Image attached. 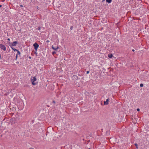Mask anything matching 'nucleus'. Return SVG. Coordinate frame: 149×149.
<instances>
[{"mask_svg":"<svg viewBox=\"0 0 149 149\" xmlns=\"http://www.w3.org/2000/svg\"><path fill=\"white\" fill-rule=\"evenodd\" d=\"M33 46L34 47V49L36 51L35 53L37 54L36 52L39 47V45L37 43H35L33 44Z\"/></svg>","mask_w":149,"mask_h":149,"instance_id":"obj_1","label":"nucleus"},{"mask_svg":"<svg viewBox=\"0 0 149 149\" xmlns=\"http://www.w3.org/2000/svg\"><path fill=\"white\" fill-rule=\"evenodd\" d=\"M18 44V42L17 41L13 42L12 44H11L10 42L9 43V45L10 47L13 46H15Z\"/></svg>","mask_w":149,"mask_h":149,"instance_id":"obj_2","label":"nucleus"},{"mask_svg":"<svg viewBox=\"0 0 149 149\" xmlns=\"http://www.w3.org/2000/svg\"><path fill=\"white\" fill-rule=\"evenodd\" d=\"M36 79L35 77H33V79H31V82H32V84L33 85H36L37 83L35 82V81H36Z\"/></svg>","mask_w":149,"mask_h":149,"instance_id":"obj_3","label":"nucleus"},{"mask_svg":"<svg viewBox=\"0 0 149 149\" xmlns=\"http://www.w3.org/2000/svg\"><path fill=\"white\" fill-rule=\"evenodd\" d=\"M0 48L3 50L4 51H5L6 50V47L4 45L2 44H0Z\"/></svg>","mask_w":149,"mask_h":149,"instance_id":"obj_4","label":"nucleus"},{"mask_svg":"<svg viewBox=\"0 0 149 149\" xmlns=\"http://www.w3.org/2000/svg\"><path fill=\"white\" fill-rule=\"evenodd\" d=\"M72 79L73 80H76L78 79V77L76 75H74L72 77Z\"/></svg>","mask_w":149,"mask_h":149,"instance_id":"obj_5","label":"nucleus"},{"mask_svg":"<svg viewBox=\"0 0 149 149\" xmlns=\"http://www.w3.org/2000/svg\"><path fill=\"white\" fill-rule=\"evenodd\" d=\"M109 99L108 98L106 100V101H104V105H108L109 104Z\"/></svg>","mask_w":149,"mask_h":149,"instance_id":"obj_6","label":"nucleus"},{"mask_svg":"<svg viewBox=\"0 0 149 149\" xmlns=\"http://www.w3.org/2000/svg\"><path fill=\"white\" fill-rule=\"evenodd\" d=\"M52 49L54 50H56L57 49H58L59 48V47L58 46L56 48H55L53 45L52 46Z\"/></svg>","mask_w":149,"mask_h":149,"instance_id":"obj_7","label":"nucleus"},{"mask_svg":"<svg viewBox=\"0 0 149 149\" xmlns=\"http://www.w3.org/2000/svg\"><path fill=\"white\" fill-rule=\"evenodd\" d=\"M113 54H109L108 55V56L109 58H111L113 57Z\"/></svg>","mask_w":149,"mask_h":149,"instance_id":"obj_8","label":"nucleus"},{"mask_svg":"<svg viewBox=\"0 0 149 149\" xmlns=\"http://www.w3.org/2000/svg\"><path fill=\"white\" fill-rule=\"evenodd\" d=\"M14 51H17V49L15 48H14L13 47H10Z\"/></svg>","mask_w":149,"mask_h":149,"instance_id":"obj_9","label":"nucleus"},{"mask_svg":"<svg viewBox=\"0 0 149 149\" xmlns=\"http://www.w3.org/2000/svg\"><path fill=\"white\" fill-rule=\"evenodd\" d=\"M112 0H106V1L108 3H110L111 2Z\"/></svg>","mask_w":149,"mask_h":149,"instance_id":"obj_10","label":"nucleus"},{"mask_svg":"<svg viewBox=\"0 0 149 149\" xmlns=\"http://www.w3.org/2000/svg\"><path fill=\"white\" fill-rule=\"evenodd\" d=\"M17 53L16 54H17V55H19L20 56L21 54V53L18 50H17Z\"/></svg>","mask_w":149,"mask_h":149,"instance_id":"obj_11","label":"nucleus"},{"mask_svg":"<svg viewBox=\"0 0 149 149\" xmlns=\"http://www.w3.org/2000/svg\"><path fill=\"white\" fill-rule=\"evenodd\" d=\"M134 145L136 146V149H138V145L136 143H135L134 144Z\"/></svg>","mask_w":149,"mask_h":149,"instance_id":"obj_12","label":"nucleus"},{"mask_svg":"<svg viewBox=\"0 0 149 149\" xmlns=\"http://www.w3.org/2000/svg\"><path fill=\"white\" fill-rule=\"evenodd\" d=\"M37 30H39L40 29V26L39 27H38L37 29H36Z\"/></svg>","mask_w":149,"mask_h":149,"instance_id":"obj_13","label":"nucleus"},{"mask_svg":"<svg viewBox=\"0 0 149 149\" xmlns=\"http://www.w3.org/2000/svg\"><path fill=\"white\" fill-rule=\"evenodd\" d=\"M56 54V52L55 51H53L52 52V54L53 55H54V54Z\"/></svg>","mask_w":149,"mask_h":149,"instance_id":"obj_14","label":"nucleus"},{"mask_svg":"<svg viewBox=\"0 0 149 149\" xmlns=\"http://www.w3.org/2000/svg\"><path fill=\"white\" fill-rule=\"evenodd\" d=\"M143 86V84H140V86L141 87H142Z\"/></svg>","mask_w":149,"mask_h":149,"instance_id":"obj_15","label":"nucleus"},{"mask_svg":"<svg viewBox=\"0 0 149 149\" xmlns=\"http://www.w3.org/2000/svg\"><path fill=\"white\" fill-rule=\"evenodd\" d=\"M17 56H17V54H16V57H15V60H17Z\"/></svg>","mask_w":149,"mask_h":149,"instance_id":"obj_16","label":"nucleus"},{"mask_svg":"<svg viewBox=\"0 0 149 149\" xmlns=\"http://www.w3.org/2000/svg\"><path fill=\"white\" fill-rule=\"evenodd\" d=\"M73 29V26H71L70 27V29L71 30H72Z\"/></svg>","mask_w":149,"mask_h":149,"instance_id":"obj_17","label":"nucleus"},{"mask_svg":"<svg viewBox=\"0 0 149 149\" xmlns=\"http://www.w3.org/2000/svg\"><path fill=\"white\" fill-rule=\"evenodd\" d=\"M136 110L138 111H140V109L139 108H138L136 109Z\"/></svg>","mask_w":149,"mask_h":149,"instance_id":"obj_18","label":"nucleus"},{"mask_svg":"<svg viewBox=\"0 0 149 149\" xmlns=\"http://www.w3.org/2000/svg\"><path fill=\"white\" fill-rule=\"evenodd\" d=\"M89 73V71H88L86 72V73L87 74H88Z\"/></svg>","mask_w":149,"mask_h":149,"instance_id":"obj_19","label":"nucleus"},{"mask_svg":"<svg viewBox=\"0 0 149 149\" xmlns=\"http://www.w3.org/2000/svg\"><path fill=\"white\" fill-rule=\"evenodd\" d=\"M20 6L21 7H23V6L22 5H20Z\"/></svg>","mask_w":149,"mask_h":149,"instance_id":"obj_20","label":"nucleus"},{"mask_svg":"<svg viewBox=\"0 0 149 149\" xmlns=\"http://www.w3.org/2000/svg\"><path fill=\"white\" fill-rule=\"evenodd\" d=\"M29 149H34L33 148H30Z\"/></svg>","mask_w":149,"mask_h":149,"instance_id":"obj_21","label":"nucleus"},{"mask_svg":"<svg viewBox=\"0 0 149 149\" xmlns=\"http://www.w3.org/2000/svg\"><path fill=\"white\" fill-rule=\"evenodd\" d=\"M7 40L8 41H10V39L9 38H8V39H7Z\"/></svg>","mask_w":149,"mask_h":149,"instance_id":"obj_22","label":"nucleus"},{"mask_svg":"<svg viewBox=\"0 0 149 149\" xmlns=\"http://www.w3.org/2000/svg\"><path fill=\"white\" fill-rule=\"evenodd\" d=\"M132 52H134L135 51V50L134 49H132Z\"/></svg>","mask_w":149,"mask_h":149,"instance_id":"obj_23","label":"nucleus"},{"mask_svg":"<svg viewBox=\"0 0 149 149\" xmlns=\"http://www.w3.org/2000/svg\"><path fill=\"white\" fill-rule=\"evenodd\" d=\"M53 102L54 103H55V102L54 101H53Z\"/></svg>","mask_w":149,"mask_h":149,"instance_id":"obj_24","label":"nucleus"},{"mask_svg":"<svg viewBox=\"0 0 149 149\" xmlns=\"http://www.w3.org/2000/svg\"><path fill=\"white\" fill-rule=\"evenodd\" d=\"M2 6L0 4V7H1Z\"/></svg>","mask_w":149,"mask_h":149,"instance_id":"obj_25","label":"nucleus"},{"mask_svg":"<svg viewBox=\"0 0 149 149\" xmlns=\"http://www.w3.org/2000/svg\"><path fill=\"white\" fill-rule=\"evenodd\" d=\"M29 58L30 59H31V57H30V56H29Z\"/></svg>","mask_w":149,"mask_h":149,"instance_id":"obj_26","label":"nucleus"},{"mask_svg":"<svg viewBox=\"0 0 149 149\" xmlns=\"http://www.w3.org/2000/svg\"><path fill=\"white\" fill-rule=\"evenodd\" d=\"M47 42H49V40H47V41H46Z\"/></svg>","mask_w":149,"mask_h":149,"instance_id":"obj_27","label":"nucleus"},{"mask_svg":"<svg viewBox=\"0 0 149 149\" xmlns=\"http://www.w3.org/2000/svg\"><path fill=\"white\" fill-rule=\"evenodd\" d=\"M147 77L146 76V77H145V78H144V79H146V78H147Z\"/></svg>","mask_w":149,"mask_h":149,"instance_id":"obj_28","label":"nucleus"}]
</instances>
